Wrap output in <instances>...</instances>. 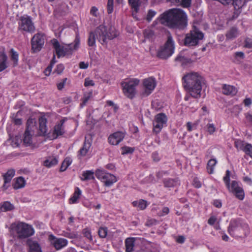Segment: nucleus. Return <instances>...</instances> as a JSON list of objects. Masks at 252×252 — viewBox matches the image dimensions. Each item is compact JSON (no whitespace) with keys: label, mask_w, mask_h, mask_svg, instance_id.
I'll return each mask as SVG.
<instances>
[{"label":"nucleus","mask_w":252,"mask_h":252,"mask_svg":"<svg viewBox=\"0 0 252 252\" xmlns=\"http://www.w3.org/2000/svg\"><path fill=\"white\" fill-rule=\"evenodd\" d=\"M159 21L162 24L170 28H183L187 24V16L183 10L173 8L161 14Z\"/></svg>","instance_id":"f257e3e1"},{"label":"nucleus","mask_w":252,"mask_h":252,"mask_svg":"<svg viewBox=\"0 0 252 252\" xmlns=\"http://www.w3.org/2000/svg\"><path fill=\"white\" fill-rule=\"evenodd\" d=\"M117 36V33L114 27H107L101 25L94 32L90 33L88 44L89 46H94L97 39L101 44H106L109 40L114 39Z\"/></svg>","instance_id":"f03ea898"},{"label":"nucleus","mask_w":252,"mask_h":252,"mask_svg":"<svg viewBox=\"0 0 252 252\" xmlns=\"http://www.w3.org/2000/svg\"><path fill=\"white\" fill-rule=\"evenodd\" d=\"M183 86L189 95L195 98H200L202 91V77L198 73L190 72L183 77Z\"/></svg>","instance_id":"7ed1b4c3"},{"label":"nucleus","mask_w":252,"mask_h":252,"mask_svg":"<svg viewBox=\"0 0 252 252\" xmlns=\"http://www.w3.org/2000/svg\"><path fill=\"white\" fill-rule=\"evenodd\" d=\"M228 233L235 239L248 236L251 230L249 224L244 220L237 218L231 219L227 228Z\"/></svg>","instance_id":"20e7f679"},{"label":"nucleus","mask_w":252,"mask_h":252,"mask_svg":"<svg viewBox=\"0 0 252 252\" xmlns=\"http://www.w3.org/2000/svg\"><path fill=\"white\" fill-rule=\"evenodd\" d=\"M51 41L59 58L71 55L74 51L78 50L80 46V39L77 36L73 43L69 44L61 45L56 39H53Z\"/></svg>","instance_id":"39448f33"},{"label":"nucleus","mask_w":252,"mask_h":252,"mask_svg":"<svg viewBox=\"0 0 252 252\" xmlns=\"http://www.w3.org/2000/svg\"><path fill=\"white\" fill-rule=\"evenodd\" d=\"M10 229L12 232L15 233L18 238L25 239L34 233L32 225L22 221H17L11 224Z\"/></svg>","instance_id":"423d86ee"},{"label":"nucleus","mask_w":252,"mask_h":252,"mask_svg":"<svg viewBox=\"0 0 252 252\" xmlns=\"http://www.w3.org/2000/svg\"><path fill=\"white\" fill-rule=\"evenodd\" d=\"M230 172L227 170L226 174L223 178L224 184L229 192L233 193L236 198L240 200H243L245 197L244 190L242 187L239 185L238 182L232 181L230 183Z\"/></svg>","instance_id":"0eeeda50"},{"label":"nucleus","mask_w":252,"mask_h":252,"mask_svg":"<svg viewBox=\"0 0 252 252\" xmlns=\"http://www.w3.org/2000/svg\"><path fill=\"white\" fill-rule=\"evenodd\" d=\"M140 81L136 78H127L121 82V86L124 94L129 98H133L136 94V87Z\"/></svg>","instance_id":"6e6552de"},{"label":"nucleus","mask_w":252,"mask_h":252,"mask_svg":"<svg viewBox=\"0 0 252 252\" xmlns=\"http://www.w3.org/2000/svg\"><path fill=\"white\" fill-rule=\"evenodd\" d=\"M174 51V42L171 35L168 33L167 41L158 51L157 56L160 59H166L173 54Z\"/></svg>","instance_id":"1a4fd4ad"},{"label":"nucleus","mask_w":252,"mask_h":252,"mask_svg":"<svg viewBox=\"0 0 252 252\" xmlns=\"http://www.w3.org/2000/svg\"><path fill=\"white\" fill-rule=\"evenodd\" d=\"M203 33L193 26L189 33L186 34L184 44L188 46H195L198 44L200 40L203 39Z\"/></svg>","instance_id":"9d476101"},{"label":"nucleus","mask_w":252,"mask_h":252,"mask_svg":"<svg viewBox=\"0 0 252 252\" xmlns=\"http://www.w3.org/2000/svg\"><path fill=\"white\" fill-rule=\"evenodd\" d=\"M95 176L107 187H109L117 182V178L114 175L109 173L104 170H96Z\"/></svg>","instance_id":"9b49d317"},{"label":"nucleus","mask_w":252,"mask_h":252,"mask_svg":"<svg viewBox=\"0 0 252 252\" xmlns=\"http://www.w3.org/2000/svg\"><path fill=\"white\" fill-rule=\"evenodd\" d=\"M157 85L156 79L153 77L146 78L143 81V89L140 93L142 97L149 96L154 90Z\"/></svg>","instance_id":"f8f14e48"},{"label":"nucleus","mask_w":252,"mask_h":252,"mask_svg":"<svg viewBox=\"0 0 252 252\" xmlns=\"http://www.w3.org/2000/svg\"><path fill=\"white\" fill-rule=\"evenodd\" d=\"M18 30L28 32H33L35 27L30 16L24 15L21 16L18 22Z\"/></svg>","instance_id":"ddd939ff"},{"label":"nucleus","mask_w":252,"mask_h":252,"mask_svg":"<svg viewBox=\"0 0 252 252\" xmlns=\"http://www.w3.org/2000/svg\"><path fill=\"white\" fill-rule=\"evenodd\" d=\"M167 121V118L165 114L161 113L156 115L153 122V132L156 134L159 133L166 125Z\"/></svg>","instance_id":"4468645a"},{"label":"nucleus","mask_w":252,"mask_h":252,"mask_svg":"<svg viewBox=\"0 0 252 252\" xmlns=\"http://www.w3.org/2000/svg\"><path fill=\"white\" fill-rule=\"evenodd\" d=\"M44 43V35L41 33L35 34L31 40L32 50L34 52H39Z\"/></svg>","instance_id":"2eb2a0df"},{"label":"nucleus","mask_w":252,"mask_h":252,"mask_svg":"<svg viewBox=\"0 0 252 252\" xmlns=\"http://www.w3.org/2000/svg\"><path fill=\"white\" fill-rule=\"evenodd\" d=\"M49 241L57 250H60L67 246L68 241L66 239L62 238H57L52 234L49 236Z\"/></svg>","instance_id":"dca6fc26"},{"label":"nucleus","mask_w":252,"mask_h":252,"mask_svg":"<svg viewBox=\"0 0 252 252\" xmlns=\"http://www.w3.org/2000/svg\"><path fill=\"white\" fill-rule=\"evenodd\" d=\"M126 133L123 131H116L109 135L108 143L112 145H118L124 139Z\"/></svg>","instance_id":"f3484780"},{"label":"nucleus","mask_w":252,"mask_h":252,"mask_svg":"<svg viewBox=\"0 0 252 252\" xmlns=\"http://www.w3.org/2000/svg\"><path fill=\"white\" fill-rule=\"evenodd\" d=\"M147 0H128V4L132 9V16L136 20L139 19L137 17L136 14L139 10L140 5L142 3L147 2Z\"/></svg>","instance_id":"a211bd4d"},{"label":"nucleus","mask_w":252,"mask_h":252,"mask_svg":"<svg viewBox=\"0 0 252 252\" xmlns=\"http://www.w3.org/2000/svg\"><path fill=\"white\" fill-rule=\"evenodd\" d=\"M237 92V88L234 86L227 84H223L222 86V93L224 95L233 96Z\"/></svg>","instance_id":"6ab92c4d"},{"label":"nucleus","mask_w":252,"mask_h":252,"mask_svg":"<svg viewBox=\"0 0 252 252\" xmlns=\"http://www.w3.org/2000/svg\"><path fill=\"white\" fill-rule=\"evenodd\" d=\"M91 145L92 143L89 140H85L82 147H81L78 152L77 156L79 159L82 158L87 155Z\"/></svg>","instance_id":"aec40b11"},{"label":"nucleus","mask_w":252,"mask_h":252,"mask_svg":"<svg viewBox=\"0 0 252 252\" xmlns=\"http://www.w3.org/2000/svg\"><path fill=\"white\" fill-rule=\"evenodd\" d=\"M15 175V170L13 169L8 170L7 172L3 175L4 184L3 188L4 189H6L9 185H7L11 181L12 178Z\"/></svg>","instance_id":"412c9836"},{"label":"nucleus","mask_w":252,"mask_h":252,"mask_svg":"<svg viewBox=\"0 0 252 252\" xmlns=\"http://www.w3.org/2000/svg\"><path fill=\"white\" fill-rule=\"evenodd\" d=\"M64 122L63 120L60 121V123L57 124L54 129L53 135H55V138L58 136L63 135L64 133V127L63 124Z\"/></svg>","instance_id":"4be33fe9"},{"label":"nucleus","mask_w":252,"mask_h":252,"mask_svg":"<svg viewBox=\"0 0 252 252\" xmlns=\"http://www.w3.org/2000/svg\"><path fill=\"white\" fill-rule=\"evenodd\" d=\"M7 67V57L4 53V50L0 51V72L4 70Z\"/></svg>","instance_id":"5701e85b"},{"label":"nucleus","mask_w":252,"mask_h":252,"mask_svg":"<svg viewBox=\"0 0 252 252\" xmlns=\"http://www.w3.org/2000/svg\"><path fill=\"white\" fill-rule=\"evenodd\" d=\"M27 244L30 247V252H42L41 248L37 242L29 239Z\"/></svg>","instance_id":"b1692460"},{"label":"nucleus","mask_w":252,"mask_h":252,"mask_svg":"<svg viewBox=\"0 0 252 252\" xmlns=\"http://www.w3.org/2000/svg\"><path fill=\"white\" fill-rule=\"evenodd\" d=\"M135 241V239L132 237L127 238L126 239L125 247L126 252H132L133 251Z\"/></svg>","instance_id":"393cba45"},{"label":"nucleus","mask_w":252,"mask_h":252,"mask_svg":"<svg viewBox=\"0 0 252 252\" xmlns=\"http://www.w3.org/2000/svg\"><path fill=\"white\" fill-rule=\"evenodd\" d=\"M47 119L44 116L41 117L39 119V128L41 134H44L47 132V127L46 126Z\"/></svg>","instance_id":"a878e982"},{"label":"nucleus","mask_w":252,"mask_h":252,"mask_svg":"<svg viewBox=\"0 0 252 252\" xmlns=\"http://www.w3.org/2000/svg\"><path fill=\"white\" fill-rule=\"evenodd\" d=\"M81 193L82 191L81 189L78 187H76L75 188V190L72 196L69 199V203H76L77 202L78 199L80 198Z\"/></svg>","instance_id":"bb28decb"},{"label":"nucleus","mask_w":252,"mask_h":252,"mask_svg":"<svg viewBox=\"0 0 252 252\" xmlns=\"http://www.w3.org/2000/svg\"><path fill=\"white\" fill-rule=\"evenodd\" d=\"M143 35L144 39L142 40V42L144 43L147 40L151 41L153 39L154 37V32L151 29L147 28L143 31Z\"/></svg>","instance_id":"cd10ccee"},{"label":"nucleus","mask_w":252,"mask_h":252,"mask_svg":"<svg viewBox=\"0 0 252 252\" xmlns=\"http://www.w3.org/2000/svg\"><path fill=\"white\" fill-rule=\"evenodd\" d=\"M25 183L26 181L25 179L22 177H19L15 180L13 184V188L16 189L22 188L25 187Z\"/></svg>","instance_id":"c85d7f7f"},{"label":"nucleus","mask_w":252,"mask_h":252,"mask_svg":"<svg viewBox=\"0 0 252 252\" xmlns=\"http://www.w3.org/2000/svg\"><path fill=\"white\" fill-rule=\"evenodd\" d=\"M133 206L138 208L140 210H144L148 205V202L143 199L134 201L132 203Z\"/></svg>","instance_id":"c756f323"},{"label":"nucleus","mask_w":252,"mask_h":252,"mask_svg":"<svg viewBox=\"0 0 252 252\" xmlns=\"http://www.w3.org/2000/svg\"><path fill=\"white\" fill-rule=\"evenodd\" d=\"M94 173L91 170H87L83 172L81 175V179L82 181H88L94 179Z\"/></svg>","instance_id":"7c9ffc66"},{"label":"nucleus","mask_w":252,"mask_h":252,"mask_svg":"<svg viewBox=\"0 0 252 252\" xmlns=\"http://www.w3.org/2000/svg\"><path fill=\"white\" fill-rule=\"evenodd\" d=\"M217 163V160L216 158L211 159L208 161L207 165V170L209 174L213 173Z\"/></svg>","instance_id":"2f4dec72"},{"label":"nucleus","mask_w":252,"mask_h":252,"mask_svg":"<svg viewBox=\"0 0 252 252\" xmlns=\"http://www.w3.org/2000/svg\"><path fill=\"white\" fill-rule=\"evenodd\" d=\"M58 163L57 159L53 157L48 158L44 162V166L50 168L56 165Z\"/></svg>","instance_id":"473e14b6"},{"label":"nucleus","mask_w":252,"mask_h":252,"mask_svg":"<svg viewBox=\"0 0 252 252\" xmlns=\"http://www.w3.org/2000/svg\"><path fill=\"white\" fill-rule=\"evenodd\" d=\"M233 62L239 64L241 63L245 58V54L242 52H235L234 55Z\"/></svg>","instance_id":"72a5a7b5"},{"label":"nucleus","mask_w":252,"mask_h":252,"mask_svg":"<svg viewBox=\"0 0 252 252\" xmlns=\"http://www.w3.org/2000/svg\"><path fill=\"white\" fill-rule=\"evenodd\" d=\"M179 184V182L177 179H167L164 181V185L166 188H171Z\"/></svg>","instance_id":"f704fd0d"},{"label":"nucleus","mask_w":252,"mask_h":252,"mask_svg":"<svg viewBox=\"0 0 252 252\" xmlns=\"http://www.w3.org/2000/svg\"><path fill=\"white\" fill-rule=\"evenodd\" d=\"M32 135L31 131L29 130H26L23 138V142L26 145H30L32 143Z\"/></svg>","instance_id":"c9c22d12"},{"label":"nucleus","mask_w":252,"mask_h":252,"mask_svg":"<svg viewBox=\"0 0 252 252\" xmlns=\"http://www.w3.org/2000/svg\"><path fill=\"white\" fill-rule=\"evenodd\" d=\"M36 121L34 119L30 118L28 120L27 122V128L26 130H29L30 131H33L34 127H35Z\"/></svg>","instance_id":"e433bc0d"},{"label":"nucleus","mask_w":252,"mask_h":252,"mask_svg":"<svg viewBox=\"0 0 252 252\" xmlns=\"http://www.w3.org/2000/svg\"><path fill=\"white\" fill-rule=\"evenodd\" d=\"M13 205L8 201L3 202L0 207L1 210L4 212L11 211L13 209Z\"/></svg>","instance_id":"4c0bfd02"},{"label":"nucleus","mask_w":252,"mask_h":252,"mask_svg":"<svg viewBox=\"0 0 252 252\" xmlns=\"http://www.w3.org/2000/svg\"><path fill=\"white\" fill-rule=\"evenodd\" d=\"M72 160L69 158H66L64 161L63 162L60 170L61 171H65L67 168L71 164Z\"/></svg>","instance_id":"58836bf2"},{"label":"nucleus","mask_w":252,"mask_h":252,"mask_svg":"<svg viewBox=\"0 0 252 252\" xmlns=\"http://www.w3.org/2000/svg\"><path fill=\"white\" fill-rule=\"evenodd\" d=\"M238 31L235 28H232L226 34V37L228 39H232L238 35Z\"/></svg>","instance_id":"ea45409f"},{"label":"nucleus","mask_w":252,"mask_h":252,"mask_svg":"<svg viewBox=\"0 0 252 252\" xmlns=\"http://www.w3.org/2000/svg\"><path fill=\"white\" fill-rule=\"evenodd\" d=\"M232 1H233L232 3L235 9L242 8L247 2L246 0H232Z\"/></svg>","instance_id":"a19ab883"},{"label":"nucleus","mask_w":252,"mask_h":252,"mask_svg":"<svg viewBox=\"0 0 252 252\" xmlns=\"http://www.w3.org/2000/svg\"><path fill=\"white\" fill-rule=\"evenodd\" d=\"M198 123V121H196L193 123L190 122H188L186 124L188 131L190 132L194 129H196L197 128Z\"/></svg>","instance_id":"79ce46f5"},{"label":"nucleus","mask_w":252,"mask_h":252,"mask_svg":"<svg viewBox=\"0 0 252 252\" xmlns=\"http://www.w3.org/2000/svg\"><path fill=\"white\" fill-rule=\"evenodd\" d=\"M245 154L249 156L252 158V145L249 143H246L243 150Z\"/></svg>","instance_id":"37998d69"},{"label":"nucleus","mask_w":252,"mask_h":252,"mask_svg":"<svg viewBox=\"0 0 252 252\" xmlns=\"http://www.w3.org/2000/svg\"><path fill=\"white\" fill-rule=\"evenodd\" d=\"M92 93L90 92L86 93L84 94L83 98H82V103L81 104V106L83 107L88 102V100L92 97Z\"/></svg>","instance_id":"c03bdc74"},{"label":"nucleus","mask_w":252,"mask_h":252,"mask_svg":"<svg viewBox=\"0 0 252 252\" xmlns=\"http://www.w3.org/2000/svg\"><path fill=\"white\" fill-rule=\"evenodd\" d=\"M108 233V229L107 227H100L98 231V234L99 236L101 238H105L106 237Z\"/></svg>","instance_id":"a18cd8bd"},{"label":"nucleus","mask_w":252,"mask_h":252,"mask_svg":"<svg viewBox=\"0 0 252 252\" xmlns=\"http://www.w3.org/2000/svg\"><path fill=\"white\" fill-rule=\"evenodd\" d=\"M11 59L13 62L14 65L15 66L18 63V54L13 49H11Z\"/></svg>","instance_id":"49530a36"},{"label":"nucleus","mask_w":252,"mask_h":252,"mask_svg":"<svg viewBox=\"0 0 252 252\" xmlns=\"http://www.w3.org/2000/svg\"><path fill=\"white\" fill-rule=\"evenodd\" d=\"M246 143L240 140H236L235 141V146L237 149L243 151Z\"/></svg>","instance_id":"de8ad7c7"},{"label":"nucleus","mask_w":252,"mask_h":252,"mask_svg":"<svg viewBox=\"0 0 252 252\" xmlns=\"http://www.w3.org/2000/svg\"><path fill=\"white\" fill-rule=\"evenodd\" d=\"M122 154L123 155L131 154L134 151V148L128 146H125L122 148Z\"/></svg>","instance_id":"09e8293b"},{"label":"nucleus","mask_w":252,"mask_h":252,"mask_svg":"<svg viewBox=\"0 0 252 252\" xmlns=\"http://www.w3.org/2000/svg\"><path fill=\"white\" fill-rule=\"evenodd\" d=\"M114 0H108L107 9L108 14H111L113 11Z\"/></svg>","instance_id":"8fccbe9b"},{"label":"nucleus","mask_w":252,"mask_h":252,"mask_svg":"<svg viewBox=\"0 0 252 252\" xmlns=\"http://www.w3.org/2000/svg\"><path fill=\"white\" fill-rule=\"evenodd\" d=\"M207 129L210 134H212L216 131V127L213 124H208L207 125Z\"/></svg>","instance_id":"3c124183"},{"label":"nucleus","mask_w":252,"mask_h":252,"mask_svg":"<svg viewBox=\"0 0 252 252\" xmlns=\"http://www.w3.org/2000/svg\"><path fill=\"white\" fill-rule=\"evenodd\" d=\"M156 14V11L152 10H149L147 15L146 19L148 21H151L152 18L155 16Z\"/></svg>","instance_id":"603ef678"},{"label":"nucleus","mask_w":252,"mask_h":252,"mask_svg":"<svg viewBox=\"0 0 252 252\" xmlns=\"http://www.w3.org/2000/svg\"><path fill=\"white\" fill-rule=\"evenodd\" d=\"M94 81L89 78L85 79L84 86L85 87L94 86Z\"/></svg>","instance_id":"864d4df0"},{"label":"nucleus","mask_w":252,"mask_h":252,"mask_svg":"<svg viewBox=\"0 0 252 252\" xmlns=\"http://www.w3.org/2000/svg\"><path fill=\"white\" fill-rule=\"evenodd\" d=\"M217 220V218L215 216H212L208 220V223L210 225H213L215 224Z\"/></svg>","instance_id":"5fc2aeb1"},{"label":"nucleus","mask_w":252,"mask_h":252,"mask_svg":"<svg viewBox=\"0 0 252 252\" xmlns=\"http://www.w3.org/2000/svg\"><path fill=\"white\" fill-rule=\"evenodd\" d=\"M152 157L154 161L158 162L159 161L160 158L158 153L157 152H155L152 153Z\"/></svg>","instance_id":"6e6d98bb"},{"label":"nucleus","mask_w":252,"mask_h":252,"mask_svg":"<svg viewBox=\"0 0 252 252\" xmlns=\"http://www.w3.org/2000/svg\"><path fill=\"white\" fill-rule=\"evenodd\" d=\"M66 81H67V78H64L63 79L62 82L59 83L57 84V87L59 90H62L64 87Z\"/></svg>","instance_id":"4d7b16f0"},{"label":"nucleus","mask_w":252,"mask_h":252,"mask_svg":"<svg viewBox=\"0 0 252 252\" xmlns=\"http://www.w3.org/2000/svg\"><path fill=\"white\" fill-rule=\"evenodd\" d=\"M191 0H182L181 4L184 7L190 6Z\"/></svg>","instance_id":"13d9d810"},{"label":"nucleus","mask_w":252,"mask_h":252,"mask_svg":"<svg viewBox=\"0 0 252 252\" xmlns=\"http://www.w3.org/2000/svg\"><path fill=\"white\" fill-rule=\"evenodd\" d=\"M192 184L193 186L196 188H199L201 187L200 182L196 178L194 179Z\"/></svg>","instance_id":"bf43d9fd"},{"label":"nucleus","mask_w":252,"mask_h":252,"mask_svg":"<svg viewBox=\"0 0 252 252\" xmlns=\"http://www.w3.org/2000/svg\"><path fill=\"white\" fill-rule=\"evenodd\" d=\"M90 13L93 16L97 17L98 14V9L95 6L92 7L90 11Z\"/></svg>","instance_id":"052dcab7"},{"label":"nucleus","mask_w":252,"mask_h":252,"mask_svg":"<svg viewBox=\"0 0 252 252\" xmlns=\"http://www.w3.org/2000/svg\"><path fill=\"white\" fill-rule=\"evenodd\" d=\"M213 205L217 208H220L222 206V203L220 200L216 199L214 200Z\"/></svg>","instance_id":"680f3d73"},{"label":"nucleus","mask_w":252,"mask_h":252,"mask_svg":"<svg viewBox=\"0 0 252 252\" xmlns=\"http://www.w3.org/2000/svg\"><path fill=\"white\" fill-rule=\"evenodd\" d=\"M243 103L245 106H250L252 104V100L250 98H246L244 100Z\"/></svg>","instance_id":"e2e57ef3"},{"label":"nucleus","mask_w":252,"mask_h":252,"mask_svg":"<svg viewBox=\"0 0 252 252\" xmlns=\"http://www.w3.org/2000/svg\"><path fill=\"white\" fill-rule=\"evenodd\" d=\"M79 66L81 69H86L88 67L89 64L88 63L81 62L79 63Z\"/></svg>","instance_id":"0e129e2a"},{"label":"nucleus","mask_w":252,"mask_h":252,"mask_svg":"<svg viewBox=\"0 0 252 252\" xmlns=\"http://www.w3.org/2000/svg\"><path fill=\"white\" fill-rule=\"evenodd\" d=\"M245 117L248 122L252 123V113H247L245 114Z\"/></svg>","instance_id":"69168bd1"},{"label":"nucleus","mask_w":252,"mask_h":252,"mask_svg":"<svg viewBox=\"0 0 252 252\" xmlns=\"http://www.w3.org/2000/svg\"><path fill=\"white\" fill-rule=\"evenodd\" d=\"M245 46L247 48L252 49V40L251 39H247L246 40Z\"/></svg>","instance_id":"338daca9"},{"label":"nucleus","mask_w":252,"mask_h":252,"mask_svg":"<svg viewBox=\"0 0 252 252\" xmlns=\"http://www.w3.org/2000/svg\"><path fill=\"white\" fill-rule=\"evenodd\" d=\"M243 181L250 186L252 185V180L247 176L244 177Z\"/></svg>","instance_id":"774afa93"}]
</instances>
